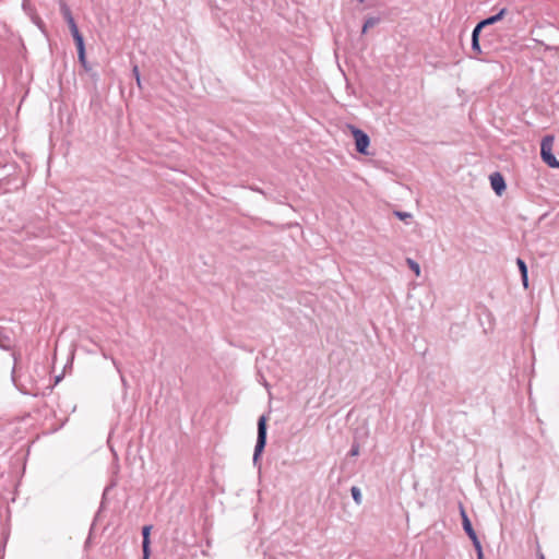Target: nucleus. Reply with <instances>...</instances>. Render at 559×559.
Returning <instances> with one entry per match:
<instances>
[{"label":"nucleus","instance_id":"f257e3e1","mask_svg":"<svg viewBox=\"0 0 559 559\" xmlns=\"http://www.w3.org/2000/svg\"><path fill=\"white\" fill-rule=\"evenodd\" d=\"M267 419L266 415H261L258 419V436L257 442L253 451L252 462L254 466L260 467V459L266 447L267 441Z\"/></svg>","mask_w":559,"mask_h":559},{"label":"nucleus","instance_id":"f03ea898","mask_svg":"<svg viewBox=\"0 0 559 559\" xmlns=\"http://www.w3.org/2000/svg\"><path fill=\"white\" fill-rule=\"evenodd\" d=\"M554 141L555 136L551 134H547L543 138L540 142V157L542 160L550 168L559 169V160L552 154Z\"/></svg>","mask_w":559,"mask_h":559},{"label":"nucleus","instance_id":"7ed1b4c3","mask_svg":"<svg viewBox=\"0 0 559 559\" xmlns=\"http://www.w3.org/2000/svg\"><path fill=\"white\" fill-rule=\"evenodd\" d=\"M348 129L355 141V148L359 154L369 155L368 148L370 145L369 135L361 129L357 128L354 124H348Z\"/></svg>","mask_w":559,"mask_h":559},{"label":"nucleus","instance_id":"20e7f679","mask_svg":"<svg viewBox=\"0 0 559 559\" xmlns=\"http://www.w3.org/2000/svg\"><path fill=\"white\" fill-rule=\"evenodd\" d=\"M14 332L4 326H0V348L3 350H12L15 345Z\"/></svg>","mask_w":559,"mask_h":559},{"label":"nucleus","instance_id":"39448f33","mask_svg":"<svg viewBox=\"0 0 559 559\" xmlns=\"http://www.w3.org/2000/svg\"><path fill=\"white\" fill-rule=\"evenodd\" d=\"M489 179L491 188L496 192V194L499 197L502 195V193L507 189L504 177L499 171H495L493 174L490 175Z\"/></svg>","mask_w":559,"mask_h":559},{"label":"nucleus","instance_id":"423d86ee","mask_svg":"<svg viewBox=\"0 0 559 559\" xmlns=\"http://www.w3.org/2000/svg\"><path fill=\"white\" fill-rule=\"evenodd\" d=\"M60 13L67 22L71 33H73V29H79L78 24L72 15V11L66 2H60Z\"/></svg>","mask_w":559,"mask_h":559},{"label":"nucleus","instance_id":"0eeeda50","mask_svg":"<svg viewBox=\"0 0 559 559\" xmlns=\"http://www.w3.org/2000/svg\"><path fill=\"white\" fill-rule=\"evenodd\" d=\"M460 514H461V519H462V526H463L465 534L468 536L469 539L476 537L477 534H476V532L472 525V522L462 504H460Z\"/></svg>","mask_w":559,"mask_h":559},{"label":"nucleus","instance_id":"6e6552de","mask_svg":"<svg viewBox=\"0 0 559 559\" xmlns=\"http://www.w3.org/2000/svg\"><path fill=\"white\" fill-rule=\"evenodd\" d=\"M507 12H508V9L502 8L497 14L490 15L479 22L481 23V26H484V27L493 25L497 22L501 21L504 17V15L507 14Z\"/></svg>","mask_w":559,"mask_h":559},{"label":"nucleus","instance_id":"1a4fd4ad","mask_svg":"<svg viewBox=\"0 0 559 559\" xmlns=\"http://www.w3.org/2000/svg\"><path fill=\"white\" fill-rule=\"evenodd\" d=\"M152 525H144L142 527V550H151V531Z\"/></svg>","mask_w":559,"mask_h":559},{"label":"nucleus","instance_id":"9d476101","mask_svg":"<svg viewBox=\"0 0 559 559\" xmlns=\"http://www.w3.org/2000/svg\"><path fill=\"white\" fill-rule=\"evenodd\" d=\"M71 35L73 37L78 52L86 50L85 41H84V37H83L82 33L79 29H73V33H71Z\"/></svg>","mask_w":559,"mask_h":559},{"label":"nucleus","instance_id":"9b49d317","mask_svg":"<svg viewBox=\"0 0 559 559\" xmlns=\"http://www.w3.org/2000/svg\"><path fill=\"white\" fill-rule=\"evenodd\" d=\"M380 21L381 20L379 16H368L364 22L361 34H366L369 28H372L376 25H378Z\"/></svg>","mask_w":559,"mask_h":559},{"label":"nucleus","instance_id":"f8f14e48","mask_svg":"<svg viewBox=\"0 0 559 559\" xmlns=\"http://www.w3.org/2000/svg\"><path fill=\"white\" fill-rule=\"evenodd\" d=\"M78 59H79L80 64L82 66V68H83L86 72H91V71H92V67H91V64L88 63V61H87V59H86V50H84V51H79V52H78Z\"/></svg>","mask_w":559,"mask_h":559},{"label":"nucleus","instance_id":"ddd939ff","mask_svg":"<svg viewBox=\"0 0 559 559\" xmlns=\"http://www.w3.org/2000/svg\"><path fill=\"white\" fill-rule=\"evenodd\" d=\"M350 495L356 504H361L362 496L360 489L357 486H353L350 488Z\"/></svg>","mask_w":559,"mask_h":559},{"label":"nucleus","instance_id":"4468645a","mask_svg":"<svg viewBox=\"0 0 559 559\" xmlns=\"http://www.w3.org/2000/svg\"><path fill=\"white\" fill-rule=\"evenodd\" d=\"M472 52H473V56H471V57L477 58V59H478V56L483 53V50H481V47L479 44V39H472Z\"/></svg>","mask_w":559,"mask_h":559},{"label":"nucleus","instance_id":"2eb2a0df","mask_svg":"<svg viewBox=\"0 0 559 559\" xmlns=\"http://www.w3.org/2000/svg\"><path fill=\"white\" fill-rule=\"evenodd\" d=\"M406 263L408 267L415 273L416 276L420 275V265L415 260L407 258Z\"/></svg>","mask_w":559,"mask_h":559},{"label":"nucleus","instance_id":"dca6fc26","mask_svg":"<svg viewBox=\"0 0 559 559\" xmlns=\"http://www.w3.org/2000/svg\"><path fill=\"white\" fill-rule=\"evenodd\" d=\"M12 357H13V360H14V366H13V368H12V373H11V376H12V380H13V382H15V381H16V371H17V361H19V359L21 358V354H20V353H15V352H13V353H12Z\"/></svg>","mask_w":559,"mask_h":559},{"label":"nucleus","instance_id":"f3484780","mask_svg":"<svg viewBox=\"0 0 559 559\" xmlns=\"http://www.w3.org/2000/svg\"><path fill=\"white\" fill-rule=\"evenodd\" d=\"M393 214H394V216H396L399 219L405 222L406 224H408V221L412 218V214L408 212L394 211Z\"/></svg>","mask_w":559,"mask_h":559},{"label":"nucleus","instance_id":"a211bd4d","mask_svg":"<svg viewBox=\"0 0 559 559\" xmlns=\"http://www.w3.org/2000/svg\"><path fill=\"white\" fill-rule=\"evenodd\" d=\"M132 75L133 78L135 79V82H136V85L140 90H142V82H141V74H140V70H139V67L136 64H134L132 67Z\"/></svg>","mask_w":559,"mask_h":559},{"label":"nucleus","instance_id":"6ab92c4d","mask_svg":"<svg viewBox=\"0 0 559 559\" xmlns=\"http://www.w3.org/2000/svg\"><path fill=\"white\" fill-rule=\"evenodd\" d=\"M516 265L519 267V271H520V274L521 275H525L528 273V270H527V265L525 263V261L521 258H518L516 259Z\"/></svg>","mask_w":559,"mask_h":559},{"label":"nucleus","instance_id":"aec40b11","mask_svg":"<svg viewBox=\"0 0 559 559\" xmlns=\"http://www.w3.org/2000/svg\"><path fill=\"white\" fill-rule=\"evenodd\" d=\"M485 27L478 22L472 32V39H479V35Z\"/></svg>","mask_w":559,"mask_h":559},{"label":"nucleus","instance_id":"412c9836","mask_svg":"<svg viewBox=\"0 0 559 559\" xmlns=\"http://www.w3.org/2000/svg\"><path fill=\"white\" fill-rule=\"evenodd\" d=\"M359 450H360L359 443L357 441H354L348 454L350 456H357V455H359Z\"/></svg>","mask_w":559,"mask_h":559},{"label":"nucleus","instance_id":"4be33fe9","mask_svg":"<svg viewBox=\"0 0 559 559\" xmlns=\"http://www.w3.org/2000/svg\"><path fill=\"white\" fill-rule=\"evenodd\" d=\"M471 540L473 543L476 554L483 551V546H481V543H480L478 536L471 538Z\"/></svg>","mask_w":559,"mask_h":559},{"label":"nucleus","instance_id":"5701e85b","mask_svg":"<svg viewBox=\"0 0 559 559\" xmlns=\"http://www.w3.org/2000/svg\"><path fill=\"white\" fill-rule=\"evenodd\" d=\"M521 281H522L523 287L525 289H527L528 288V273L525 275H521Z\"/></svg>","mask_w":559,"mask_h":559},{"label":"nucleus","instance_id":"b1692460","mask_svg":"<svg viewBox=\"0 0 559 559\" xmlns=\"http://www.w3.org/2000/svg\"><path fill=\"white\" fill-rule=\"evenodd\" d=\"M151 550H142V559H150Z\"/></svg>","mask_w":559,"mask_h":559},{"label":"nucleus","instance_id":"393cba45","mask_svg":"<svg viewBox=\"0 0 559 559\" xmlns=\"http://www.w3.org/2000/svg\"><path fill=\"white\" fill-rule=\"evenodd\" d=\"M62 377H63V374L56 376L55 377V384H58L61 381Z\"/></svg>","mask_w":559,"mask_h":559},{"label":"nucleus","instance_id":"a878e982","mask_svg":"<svg viewBox=\"0 0 559 559\" xmlns=\"http://www.w3.org/2000/svg\"><path fill=\"white\" fill-rule=\"evenodd\" d=\"M477 559H484V551L477 552Z\"/></svg>","mask_w":559,"mask_h":559},{"label":"nucleus","instance_id":"bb28decb","mask_svg":"<svg viewBox=\"0 0 559 559\" xmlns=\"http://www.w3.org/2000/svg\"><path fill=\"white\" fill-rule=\"evenodd\" d=\"M537 557H538V559H545V557H544V554H543V552H538V554H537Z\"/></svg>","mask_w":559,"mask_h":559},{"label":"nucleus","instance_id":"cd10ccee","mask_svg":"<svg viewBox=\"0 0 559 559\" xmlns=\"http://www.w3.org/2000/svg\"><path fill=\"white\" fill-rule=\"evenodd\" d=\"M358 2H364L365 0H357Z\"/></svg>","mask_w":559,"mask_h":559}]
</instances>
